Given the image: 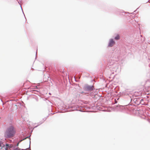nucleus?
I'll return each mask as SVG.
<instances>
[{"label": "nucleus", "instance_id": "nucleus-3", "mask_svg": "<svg viewBox=\"0 0 150 150\" xmlns=\"http://www.w3.org/2000/svg\"><path fill=\"white\" fill-rule=\"evenodd\" d=\"M10 146H11V149H10V150H23L26 149H21L18 148H15L13 145L12 144H11Z\"/></svg>", "mask_w": 150, "mask_h": 150}, {"label": "nucleus", "instance_id": "nucleus-2", "mask_svg": "<svg viewBox=\"0 0 150 150\" xmlns=\"http://www.w3.org/2000/svg\"><path fill=\"white\" fill-rule=\"evenodd\" d=\"M11 144H4V142L0 141V150H10L11 147Z\"/></svg>", "mask_w": 150, "mask_h": 150}, {"label": "nucleus", "instance_id": "nucleus-1", "mask_svg": "<svg viewBox=\"0 0 150 150\" xmlns=\"http://www.w3.org/2000/svg\"><path fill=\"white\" fill-rule=\"evenodd\" d=\"M15 132L14 127L11 126L7 129L5 133V136L7 138H11L14 136Z\"/></svg>", "mask_w": 150, "mask_h": 150}, {"label": "nucleus", "instance_id": "nucleus-4", "mask_svg": "<svg viewBox=\"0 0 150 150\" xmlns=\"http://www.w3.org/2000/svg\"><path fill=\"white\" fill-rule=\"evenodd\" d=\"M115 44V42L113 40V39H111L110 40L108 46L111 47L112 46Z\"/></svg>", "mask_w": 150, "mask_h": 150}, {"label": "nucleus", "instance_id": "nucleus-6", "mask_svg": "<svg viewBox=\"0 0 150 150\" xmlns=\"http://www.w3.org/2000/svg\"><path fill=\"white\" fill-rule=\"evenodd\" d=\"M19 143H18V144H17V146H18V144H19Z\"/></svg>", "mask_w": 150, "mask_h": 150}, {"label": "nucleus", "instance_id": "nucleus-5", "mask_svg": "<svg viewBox=\"0 0 150 150\" xmlns=\"http://www.w3.org/2000/svg\"><path fill=\"white\" fill-rule=\"evenodd\" d=\"M115 39L117 40H118L120 39V36L119 35H117L116 36L115 38Z\"/></svg>", "mask_w": 150, "mask_h": 150}, {"label": "nucleus", "instance_id": "nucleus-7", "mask_svg": "<svg viewBox=\"0 0 150 150\" xmlns=\"http://www.w3.org/2000/svg\"><path fill=\"white\" fill-rule=\"evenodd\" d=\"M90 90H93V88H91Z\"/></svg>", "mask_w": 150, "mask_h": 150}]
</instances>
